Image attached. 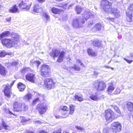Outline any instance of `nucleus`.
<instances>
[{
	"label": "nucleus",
	"instance_id": "nucleus-1",
	"mask_svg": "<svg viewBox=\"0 0 133 133\" xmlns=\"http://www.w3.org/2000/svg\"><path fill=\"white\" fill-rule=\"evenodd\" d=\"M65 54V52L64 51H61L57 49L52 50L50 54L51 57L54 59L58 57L57 62L59 63L63 61Z\"/></svg>",
	"mask_w": 133,
	"mask_h": 133
},
{
	"label": "nucleus",
	"instance_id": "nucleus-2",
	"mask_svg": "<svg viewBox=\"0 0 133 133\" xmlns=\"http://www.w3.org/2000/svg\"><path fill=\"white\" fill-rule=\"evenodd\" d=\"M13 109L15 112L25 111L28 110V107L25 103L16 101L13 103Z\"/></svg>",
	"mask_w": 133,
	"mask_h": 133
},
{
	"label": "nucleus",
	"instance_id": "nucleus-3",
	"mask_svg": "<svg viewBox=\"0 0 133 133\" xmlns=\"http://www.w3.org/2000/svg\"><path fill=\"white\" fill-rule=\"evenodd\" d=\"M104 112V116L106 121L108 123L111 122L117 118L114 112L111 109L105 110Z\"/></svg>",
	"mask_w": 133,
	"mask_h": 133
},
{
	"label": "nucleus",
	"instance_id": "nucleus-4",
	"mask_svg": "<svg viewBox=\"0 0 133 133\" xmlns=\"http://www.w3.org/2000/svg\"><path fill=\"white\" fill-rule=\"evenodd\" d=\"M93 88L97 91H101L104 90L106 88L105 83L103 81L97 80L93 84Z\"/></svg>",
	"mask_w": 133,
	"mask_h": 133
},
{
	"label": "nucleus",
	"instance_id": "nucleus-5",
	"mask_svg": "<svg viewBox=\"0 0 133 133\" xmlns=\"http://www.w3.org/2000/svg\"><path fill=\"white\" fill-rule=\"evenodd\" d=\"M15 82L14 81H13L10 85L8 84L3 85L5 87L3 91L4 93L5 96L8 98H10L11 97L12 94L11 91V88L14 84Z\"/></svg>",
	"mask_w": 133,
	"mask_h": 133
},
{
	"label": "nucleus",
	"instance_id": "nucleus-6",
	"mask_svg": "<svg viewBox=\"0 0 133 133\" xmlns=\"http://www.w3.org/2000/svg\"><path fill=\"white\" fill-rule=\"evenodd\" d=\"M50 68L46 65H42L40 67L41 74L43 77H47L50 76Z\"/></svg>",
	"mask_w": 133,
	"mask_h": 133
},
{
	"label": "nucleus",
	"instance_id": "nucleus-7",
	"mask_svg": "<svg viewBox=\"0 0 133 133\" xmlns=\"http://www.w3.org/2000/svg\"><path fill=\"white\" fill-rule=\"evenodd\" d=\"M43 85L46 89L50 90L55 87V83L51 78H46L44 81Z\"/></svg>",
	"mask_w": 133,
	"mask_h": 133
},
{
	"label": "nucleus",
	"instance_id": "nucleus-8",
	"mask_svg": "<svg viewBox=\"0 0 133 133\" xmlns=\"http://www.w3.org/2000/svg\"><path fill=\"white\" fill-rule=\"evenodd\" d=\"M32 4L31 2H30L28 1L22 0L21 1L18 6L21 10L27 11L29 10Z\"/></svg>",
	"mask_w": 133,
	"mask_h": 133
},
{
	"label": "nucleus",
	"instance_id": "nucleus-9",
	"mask_svg": "<svg viewBox=\"0 0 133 133\" xmlns=\"http://www.w3.org/2000/svg\"><path fill=\"white\" fill-rule=\"evenodd\" d=\"M3 45L7 48H10L14 47V44L11 39L4 38L0 40Z\"/></svg>",
	"mask_w": 133,
	"mask_h": 133
},
{
	"label": "nucleus",
	"instance_id": "nucleus-10",
	"mask_svg": "<svg viewBox=\"0 0 133 133\" xmlns=\"http://www.w3.org/2000/svg\"><path fill=\"white\" fill-rule=\"evenodd\" d=\"M111 129L113 133H116L121 131L122 126L118 122H114L111 124Z\"/></svg>",
	"mask_w": 133,
	"mask_h": 133
},
{
	"label": "nucleus",
	"instance_id": "nucleus-11",
	"mask_svg": "<svg viewBox=\"0 0 133 133\" xmlns=\"http://www.w3.org/2000/svg\"><path fill=\"white\" fill-rule=\"evenodd\" d=\"M100 4L104 10L106 12L110 9V7L111 6L112 4L108 0H101Z\"/></svg>",
	"mask_w": 133,
	"mask_h": 133
},
{
	"label": "nucleus",
	"instance_id": "nucleus-12",
	"mask_svg": "<svg viewBox=\"0 0 133 133\" xmlns=\"http://www.w3.org/2000/svg\"><path fill=\"white\" fill-rule=\"evenodd\" d=\"M85 22V21L83 19L80 21L78 18H75L73 20L72 25L74 28H79L82 27Z\"/></svg>",
	"mask_w": 133,
	"mask_h": 133
},
{
	"label": "nucleus",
	"instance_id": "nucleus-13",
	"mask_svg": "<svg viewBox=\"0 0 133 133\" xmlns=\"http://www.w3.org/2000/svg\"><path fill=\"white\" fill-rule=\"evenodd\" d=\"M26 80L31 83H35L36 79L35 74L33 72H29L25 76Z\"/></svg>",
	"mask_w": 133,
	"mask_h": 133
},
{
	"label": "nucleus",
	"instance_id": "nucleus-14",
	"mask_svg": "<svg viewBox=\"0 0 133 133\" xmlns=\"http://www.w3.org/2000/svg\"><path fill=\"white\" fill-rule=\"evenodd\" d=\"M48 109L47 106H44L43 103L38 104L36 107V109L38 110L39 113L41 115L44 114Z\"/></svg>",
	"mask_w": 133,
	"mask_h": 133
},
{
	"label": "nucleus",
	"instance_id": "nucleus-15",
	"mask_svg": "<svg viewBox=\"0 0 133 133\" xmlns=\"http://www.w3.org/2000/svg\"><path fill=\"white\" fill-rule=\"evenodd\" d=\"M69 112L68 113L67 112H64L62 114L63 117L65 118L68 117L69 115H72L74 113L75 109V106L73 104L69 105Z\"/></svg>",
	"mask_w": 133,
	"mask_h": 133
},
{
	"label": "nucleus",
	"instance_id": "nucleus-16",
	"mask_svg": "<svg viewBox=\"0 0 133 133\" xmlns=\"http://www.w3.org/2000/svg\"><path fill=\"white\" fill-rule=\"evenodd\" d=\"M8 71L0 63V74L2 76H6Z\"/></svg>",
	"mask_w": 133,
	"mask_h": 133
},
{
	"label": "nucleus",
	"instance_id": "nucleus-17",
	"mask_svg": "<svg viewBox=\"0 0 133 133\" xmlns=\"http://www.w3.org/2000/svg\"><path fill=\"white\" fill-rule=\"evenodd\" d=\"M74 97V100L77 101L79 102L83 101L84 100L82 95L80 92L75 94Z\"/></svg>",
	"mask_w": 133,
	"mask_h": 133
},
{
	"label": "nucleus",
	"instance_id": "nucleus-18",
	"mask_svg": "<svg viewBox=\"0 0 133 133\" xmlns=\"http://www.w3.org/2000/svg\"><path fill=\"white\" fill-rule=\"evenodd\" d=\"M51 11L54 14H58L59 15L61 13L64 12V11L63 10L54 7L51 8Z\"/></svg>",
	"mask_w": 133,
	"mask_h": 133
},
{
	"label": "nucleus",
	"instance_id": "nucleus-19",
	"mask_svg": "<svg viewBox=\"0 0 133 133\" xmlns=\"http://www.w3.org/2000/svg\"><path fill=\"white\" fill-rule=\"evenodd\" d=\"M91 44L97 48H99L102 46V41L97 39L92 41Z\"/></svg>",
	"mask_w": 133,
	"mask_h": 133
},
{
	"label": "nucleus",
	"instance_id": "nucleus-20",
	"mask_svg": "<svg viewBox=\"0 0 133 133\" xmlns=\"http://www.w3.org/2000/svg\"><path fill=\"white\" fill-rule=\"evenodd\" d=\"M14 36L13 37L12 42L14 44V47L19 42L20 37L19 35L16 34L14 33L13 35Z\"/></svg>",
	"mask_w": 133,
	"mask_h": 133
},
{
	"label": "nucleus",
	"instance_id": "nucleus-21",
	"mask_svg": "<svg viewBox=\"0 0 133 133\" xmlns=\"http://www.w3.org/2000/svg\"><path fill=\"white\" fill-rule=\"evenodd\" d=\"M40 10H42L39 5L38 3H36L34 4L33 8V11L35 13H38L39 12Z\"/></svg>",
	"mask_w": 133,
	"mask_h": 133
},
{
	"label": "nucleus",
	"instance_id": "nucleus-22",
	"mask_svg": "<svg viewBox=\"0 0 133 133\" xmlns=\"http://www.w3.org/2000/svg\"><path fill=\"white\" fill-rule=\"evenodd\" d=\"M17 87L20 91H23L26 88L25 84L21 82H19L17 84Z\"/></svg>",
	"mask_w": 133,
	"mask_h": 133
},
{
	"label": "nucleus",
	"instance_id": "nucleus-23",
	"mask_svg": "<svg viewBox=\"0 0 133 133\" xmlns=\"http://www.w3.org/2000/svg\"><path fill=\"white\" fill-rule=\"evenodd\" d=\"M110 9L108 11V12H111L114 15L116 16L118 14L119 12L118 11L117 9L115 8H112L111 6L110 7Z\"/></svg>",
	"mask_w": 133,
	"mask_h": 133
},
{
	"label": "nucleus",
	"instance_id": "nucleus-24",
	"mask_svg": "<svg viewBox=\"0 0 133 133\" xmlns=\"http://www.w3.org/2000/svg\"><path fill=\"white\" fill-rule=\"evenodd\" d=\"M111 106L113 107L116 113H117V114L115 113V116L117 117H117H119L121 115V112L119 108L116 106H114L113 107V105H111Z\"/></svg>",
	"mask_w": 133,
	"mask_h": 133
},
{
	"label": "nucleus",
	"instance_id": "nucleus-25",
	"mask_svg": "<svg viewBox=\"0 0 133 133\" xmlns=\"http://www.w3.org/2000/svg\"><path fill=\"white\" fill-rule=\"evenodd\" d=\"M87 52L88 55L89 56L95 57L97 55V53L91 48H88L87 50Z\"/></svg>",
	"mask_w": 133,
	"mask_h": 133
},
{
	"label": "nucleus",
	"instance_id": "nucleus-26",
	"mask_svg": "<svg viewBox=\"0 0 133 133\" xmlns=\"http://www.w3.org/2000/svg\"><path fill=\"white\" fill-rule=\"evenodd\" d=\"M10 32L9 31H6L2 32L0 35V40L3 39V38L9 36Z\"/></svg>",
	"mask_w": 133,
	"mask_h": 133
},
{
	"label": "nucleus",
	"instance_id": "nucleus-27",
	"mask_svg": "<svg viewBox=\"0 0 133 133\" xmlns=\"http://www.w3.org/2000/svg\"><path fill=\"white\" fill-rule=\"evenodd\" d=\"M126 106L128 110L130 112L133 111V102H128L126 104Z\"/></svg>",
	"mask_w": 133,
	"mask_h": 133
},
{
	"label": "nucleus",
	"instance_id": "nucleus-28",
	"mask_svg": "<svg viewBox=\"0 0 133 133\" xmlns=\"http://www.w3.org/2000/svg\"><path fill=\"white\" fill-rule=\"evenodd\" d=\"M115 87L114 86L113 83L111 82L110 85L108 87L107 91L109 93H111L114 90Z\"/></svg>",
	"mask_w": 133,
	"mask_h": 133
},
{
	"label": "nucleus",
	"instance_id": "nucleus-29",
	"mask_svg": "<svg viewBox=\"0 0 133 133\" xmlns=\"http://www.w3.org/2000/svg\"><path fill=\"white\" fill-rule=\"evenodd\" d=\"M18 11V9L17 8L16 5L15 4L11 7L9 10V11L11 13H16Z\"/></svg>",
	"mask_w": 133,
	"mask_h": 133
},
{
	"label": "nucleus",
	"instance_id": "nucleus-30",
	"mask_svg": "<svg viewBox=\"0 0 133 133\" xmlns=\"http://www.w3.org/2000/svg\"><path fill=\"white\" fill-rule=\"evenodd\" d=\"M82 16L83 18L82 19H85L86 21L90 17V15L88 12H85L82 14Z\"/></svg>",
	"mask_w": 133,
	"mask_h": 133
},
{
	"label": "nucleus",
	"instance_id": "nucleus-31",
	"mask_svg": "<svg viewBox=\"0 0 133 133\" xmlns=\"http://www.w3.org/2000/svg\"><path fill=\"white\" fill-rule=\"evenodd\" d=\"M94 28L96 31H98L101 29L102 26L101 24L98 23L95 25L94 27Z\"/></svg>",
	"mask_w": 133,
	"mask_h": 133
},
{
	"label": "nucleus",
	"instance_id": "nucleus-32",
	"mask_svg": "<svg viewBox=\"0 0 133 133\" xmlns=\"http://www.w3.org/2000/svg\"><path fill=\"white\" fill-rule=\"evenodd\" d=\"M2 126L3 128L5 130L8 129L9 127L8 125L4 120H3L2 121Z\"/></svg>",
	"mask_w": 133,
	"mask_h": 133
},
{
	"label": "nucleus",
	"instance_id": "nucleus-33",
	"mask_svg": "<svg viewBox=\"0 0 133 133\" xmlns=\"http://www.w3.org/2000/svg\"><path fill=\"white\" fill-rule=\"evenodd\" d=\"M75 10L77 14H80L82 10V8L78 6H76L75 7Z\"/></svg>",
	"mask_w": 133,
	"mask_h": 133
},
{
	"label": "nucleus",
	"instance_id": "nucleus-34",
	"mask_svg": "<svg viewBox=\"0 0 133 133\" xmlns=\"http://www.w3.org/2000/svg\"><path fill=\"white\" fill-rule=\"evenodd\" d=\"M31 94L30 93H28L24 96L23 97V99L24 100L27 99L29 100L31 99Z\"/></svg>",
	"mask_w": 133,
	"mask_h": 133
},
{
	"label": "nucleus",
	"instance_id": "nucleus-35",
	"mask_svg": "<svg viewBox=\"0 0 133 133\" xmlns=\"http://www.w3.org/2000/svg\"><path fill=\"white\" fill-rule=\"evenodd\" d=\"M62 130L61 128L56 127L54 129V130L52 133H62Z\"/></svg>",
	"mask_w": 133,
	"mask_h": 133
},
{
	"label": "nucleus",
	"instance_id": "nucleus-36",
	"mask_svg": "<svg viewBox=\"0 0 133 133\" xmlns=\"http://www.w3.org/2000/svg\"><path fill=\"white\" fill-rule=\"evenodd\" d=\"M59 110L63 111H68L69 108L66 105H62L60 108Z\"/></svg>",
	"mask_w": 133,
	"mask_h": 133
},
{
	"label": "nucleus",
	"instance_id": "nucleus-37",
	"mask_svg": "<svg viewBox=\"0 0 133 133\" xmlns=\"http://www.w3.org/2000/svg\"><path fill=\"white\" fill-rule=\"evenodd\" d=\"M71 68L77 71H79L81 70L80 67L76 64H74V66L71 67Z\"/></svg>",
	"mask_w": 133,
	"mask_h": 133
},
{
	"label": "nucleus",
	"instance_id": "nucleus-38",
	"mask_svg": "<svg viewBox=\"0 0 133 133\" xmlns=\"http://www.w3.org/2000/svg\"><path fill=\"white\" fill-rule=\"evenodd\" d=\"M90 98L91 99L95 101H97L99 99L97 95H91L90 96Z\"/></svg>",
	"mask_w": 133,
	"mask_h": 133
},
{
	"label": "nucleus",
	"instance_id": "nucleus-39",
	"mask_svg": "<svg viewBox=\"0 0 133 133\" xmlns=\"http://www.w3.org/2000/svg\"><path fill=\"white\" fill-rule=\"evenodd\" d=\"M6 56V52L4 50H2L0 52V57H3Z\"/></svg>",
	"mask_w": 133,
	"mask_h": 133
},
{
	"label": "nucleus",
	"instance_id": "nucleus-40",
	"mask_svg": "<svg viewBox=\"0 0 133 133\" xmlns=\"http://www.w3.org/2000/svg\"><path fill=\"white\" fill-rule=\"evenodd\" d=\"M20 118L21 119V122L22 123H23L26 122L28 121V120L25 118V117L23 116L20 117Z\"/></svg>",
	"mask_w": 133,
	"mask_h": 133
},
{
	"label": "nucleus",
	"instance_id": "nucleus-41",
	"mask_svg": "<svg viewBox=\"0 0 133 133\" xmlns=\"http://www.w3.org/2000/svg\"><path fill=\"white\" fill-rule=\"evenodd\" d=\"M43 16L45 18L47 21L48 20L50 19V17L48 14L45 12H44L43 14Z\"/></svg>",
	"mask_w": 133,
	"mask_h": 133
},
{
	"label": "nucleus",
	"instance_id": "nucleus-42",
	"mask_svg": "<svg viewBox=\"0 0 133 133\" xmlns=\"http://www.w3.org/2000/svg\"><path fill=\"white\" fill-rule=\"evenodd\" d=\"M127 17L129 19V21H131L132 17V14H127L126 15Z\"/></svg>",
	"mask_w": 133,
	"mask_h": 133
},
{
	"label": "nucleus",
	"instance_id": "nucleus-43",
	"mask_svg": "<svg viewBox=\"0 0 133 133\" xmlns=\"http://www.w3.org/2000/svg\"><path fill=\"white\" fill-rule=\"evenodd\" d=\"M39 98H36L32 102V105H34L36 104L37 102L39 101Z\"/></svg>",
	"mask_w": 133,
	"mask_h": 133
},
{
	"label": "nucleus",
	"instance_id": "nucleus-44",
	"mask_svg": "<svg viewBox=\"0 0 133 133\" xmlns=\"http://www.w3.org/2000/svg\"><path fill=\"white\" fill-rule=\"evenodd\" d=\"M30 68L29 67H25L23 68L21 70V72L22 73L24 72L28 71V69Z\"/></svg>",
	"mask_w": 133,
	"mask_h": 133
},
{
	"label": "nucleus",
	"instance_id": "nucleus-45",
	"mask_svg": "<svg viewBox=\"0 0 133 133\" xmlns=\"http://www.w3.org/2000/svg\"><path fill=\"white\" fill-rule=\"evenodd\" d=\"M120 91H121L120 89L119 88H117L115 90V91L114 92V93L115 94H118L120 93Z\"/></svg>",
	"mask_w": 133,
	"mask_h": 133
},
{
	"label": "nucleus",
	"instance_id": "nucleus-46",
	"mask_svg": "<svg viewBox=\"0 0 133 133\" xmlns=\"http://www.w3.org/2000/svg\"><path fill=\"white\" fill-rule=\"evenodd\" d=\"M124 59L129 64L131 63L132 61H133V60H129L125 58H124Z\"/></svg>",
	"mask_w": 133,
	"mask_h": 133
},
{
	"label": "nucleus",
	"instance_id": "nucleus-47",
	"mask_svg": "<svg viewBox=\"0 0 133 133\" xmlns=\"http://www.w3.org/2000/svg\"><path fill=\"white\" fill-rule=\"evenodd\" d=\"M76 128L77 129L80 131H83L84 130V129L82 127H81L77 126L76 127Z\"/></svg>",
	"mask_w": 133,
	"mask_h": 133
},
{
	"label": "nucleus",
	"instance_id": "nucleus-48",
	"mask_svg": "<svg viewBox=\"0 0 133 133\" xmlns=\"http://www.w3.org/2000/svg\"><path fill=\"white\" fill-rule=\"evenodd\" d=\"M107 19L109 21H111L112 22H114V18H111L110 17L107 18Z\"/></svg>",
	"mask_w": 133,
	"mask_h": 133
},
{
	"label": "nucleus",
	"instance_id": "nucleus-49",
	"mask_svg": "<svg viewBox=\"0 0 133 133\" xmlns=\"http://www.w3.org/2000/svg\"><path fill=\"white\" fill-rule=\"evenodd\" d=\"M23 133H35L34 132L32 131H30L29 130H26L25 132H24Z\"/></svg>",
	"mask_w": 133,
	"mask_h": 133
},
{
	"label": "nucleus",
	"instance_id": "nucleus-50",
	"mask_svg": "<svg viewBox=\"0 0 133 133\" xmlns=\"http://www.w3.org/2000/svg\"><path fill=\"white\" fill-rule=\"evenodd\" d=\"M77 62L79 63H80V65H83V66H84V64H83V63L81 62V60L79 59H78L77 60Z\"/></svg>",
	"mask_w": 133,
	"mask_h": 133
},
{
	"label": "nucleus",
	"instance_id": "nucleus-51",
	"mask_svg": "<svg viewBox=\"0 0 133 133\" xmlns=\"http://www.w3.org/2000/svg\"><path fill=\"white\" fill-rule=\"evenodd\" d=\"M38 133H48V132L45 130H42L39 131Z\"/></svg>",
	"mask_w": 133,
	"mask_h": 133
},
{
	"label": "nucleus",
	"instance_id": "nucleus-52",
	"mask_svg": "<svg viewBox=\"0 0 133 133\" xmlns=\"http://www.w3.org/2000/svg\"><path fill=\"white\" fill-rule=\"evenodd\" d=\"M35 63L37 64V67H38V66L41 63V62L38 61H36L35 62Z\"/></svg>",
	"mask_w": 133,
	"mask_h": 133
},
{
	"label": "nucleus",
	"instance_id": "nucleus-53",
	"mask_svg": "<svg viewBox=\"0 0 133 133\" xmlns=\"http://www.w3.org/2000/svg\"><path fill=\"white\" fill-rule=\"evenodd\" d=\"M37 1L39 3H42L45 2L46 0H37Z\"/></svg>",
	"mask_w": 133,
	"mask_h": 133
},
{
	"label": "nucleus",
	"instance_id": "nucleus-54",
	"mask_svg": "<svg viewBox=\"0 0 133 133\" xmlns=\"http://www.w3.org/2000/svg\"><path fill=\"white\" fill-rule=\"evenodd\" d=\"M11 17H9L6 18V20L7 22H10L11 20Z\"/></svg>",
	"mask_w": 133,
	"mask_h": 133
},
{
	"label": "nucleus",
	"instance_id": "nucleus-55",
	"mask_svg": "<svg viewBox=\"0 0 133 133\" xmlns=\"http://www.w3.org/2000/svg\"><path fill=\"white\" fill-rule=\"evenodd\" d=\"M8 113L10 115H13L15 116H17L16 114H13L12 112L11 111H10V110H9Z\"/></svg>",
	"mask_w": 133,
	"mask_h": 133
},
{
	"label": "nucleus",
	"instance_id": "nucleus-56",
	"mask_svg": "<svg viewBox=\"0 0 133 133\" xmlns=\"http://www.w3.org/2000/svg\"><path fill=\"white\" fill-rule=\"evenodd\" d=\"M36 122L37 123H39V124H41L42 123V122L39 120L36 121Z\"/></svg>",
	"mask_w": 133,
	"mask_h": 133
},
{
	"label": "nucleus",
	"instance_id": "nucleus-57",
	"mask_svg": "<svg viewBox=\"0 0 133 133\" xmlns=\"http://www.w3.org/2000/svg\"><path fill=\"white\" fill-rule=\"evenodd\" d=\"M12 54L11 53H7L6 52V56L7 55H11Z\"/></svg>",
	"mask_w": 133,
	"mask_h": 133
},
{
	"label": "nucleus",
	"instance_id": "nucleus-58",
	"mask_svg": "<svg viewBox=\"0 0 133 133\" xmlns=\"http://www.w3.org/2000/svg\"><path fill=\"white\" fill-rule=\"evenodd\" d=\"M12 64H15V65H16L17 64V63L16 62H13L12 63Z\"/></svg>",
	"mask_w": 133,
	"mask_h": 133
},
{
	"label": "nucleus",
	"instance_id": "nucleus-59",
	"mask_svg": "<svg viewBox=\"0 0 133 133\" xmlns=\"http://www.w3.org/2000/svg\"><path fill=\"white\" fill-rule=\"evenodd\" d=\"M63 133H69V132L67 131H65L63 132Z\"/></svg>",
	"mask_w": 133,
	"mask_h": 133
},
{
	"label": "nucleus",
	"instance_id": "nucleus-60",
	"mask_svg": "<svg viewBox=\"0 0 133 133\" xmlns=\"http://www.w3.org/2000/svg\"><path fill=\"white\" fill-rule=\"evenodd\" d=\"M3 7V6H2L0 5V10H1V8Z\"/></svg>",
	"mask_w": 133,
	"mask_h": 133
},
{
	"label": "nucleus",
	"instance_id": "nucleus-61",
	"mask_svg": "<svg viewBox=\"0 0 133 133\" xmlns=\"http://www.w3.org/2000/svg\"><path fill=\"white\" fill-rule=\"evenodd\" d=\"M130 55V57L131 58L133 57V54H131Z\"/></svg>",
	"mask_w": 133,
	"mask_h": 133
},
{
	"label": "nucleus",
	"instance_id": "nucleus-62",
	"mask_svg": "<svg viewBox=\"0 0 133 133\" xmlns=\"http://www.w3.org/2000/svg\"><path fill=\"white\" fill-rule=\"evenodd\" d=\"M55 117H56V118H59V116H55Z\"/></svg>",
	"mask_w": 133,
	"mask_h": 133
},
{
	"label": "nucleus",
	"instance_id": "nucleus-63",
	"mask_svg": "<svg viewBox=\"0 0 133 133\" xmlns=\"http://www.w3.org/2000/svg\"><path fill=\"white\" fill-rule=\"evenodd\" d=\"M130 7H133V4H131V5H130Z\"/></svg>",
	"mask_w": 133,
	"mask_h": 133
},
{
	"label": "nucleus",
	"instance_id": "nucleus-64",
	"mask_svg": "<svg viewBox=\"0 0 133 133\" xmlns=\"http://www.w3.org/2000/svg\"><path fill=\"white\" fill-rule=\"evenodd\" d=\"M2 129V128L1 127V126L0 125V130H1Z\"/></svg>",
	"mask_w": 133,
	"mask_h": 133
}]
</instances>
